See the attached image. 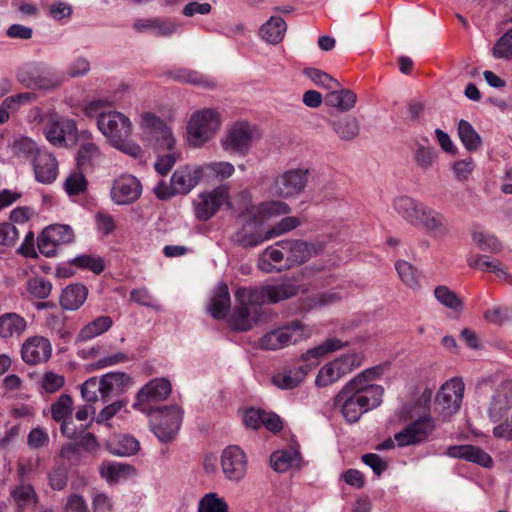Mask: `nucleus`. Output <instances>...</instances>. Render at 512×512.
Returning a JSON list of instances; mask_svg holds the SVG:
<instances>
[{
	"instance_id": "864d4df0",
	"label": "nucleus",
	"mask_w": 512,
	"mask_h": 512,
	"mask_svg": "<svg viewBox=\"0 0 512 512\" xmlns=\"http://www.w3.org/2000/svg\"><path fill=\"white\" fill-rule=\"evenodd\" d=\"M304 74L316 85L326 89H336L340 86L339 82L326 72L317 68H305Z\"/></svg>"
},
{
	"instance_id": "79ce46f5",
	"label": "nucleus",
	"mask_w": 512,
	"mask_h": 512,
	"mask_svg": "<svg viewBox=\"0 0 512 512\" xmlns=\"http://www.w3.org/2000/svg\"><path fill=\"white\" fill-rule=\"evenodd\" d=\"M458 135L468 151H476L482 143V139L473 126L466 120H460L458 123Z\"/></svg>"
},
{
	"instance_id": "ddd939ff",
	"label": "nucleus",
	"mask_w": 512,
	"mask_h": 512,
	"mask_svg": "<svg viewBox=\"0 0 512 512\" xmlns=\"http://www.w3.org/2000/svg\"><path fill=\"white\" fill-rule=\"evenodd\" d=\"M221 469L225 478L238 483L246 476L248 458L238 445H229L221 453Z\"/></svg>"
},
{
	"instance_id": "423d86ee",
	"label": "nucleus",
	"mask_w": 512,
	"mask_h": 512,
	"mask_svg": "<svg viewBox=\"0 0 512 512\" xmlns=\"http://www.w3.org/2000/svg\"><path fill=\"white\" fill-rule=\"evenodd\" d=\"M172 392V384L167 378H154L147 382L136 394L132 407L144 414L153 413Z\"/></svg>"
},
{
	"instance_id": "de8ad7c7",
	"label": "nucleus",
	"mask_w": 512,
	"mask_h": 512,
	"mask_svg": "<svg viewBox=\"0 0 512 512\" xmlns=\"http://www.w3.org/2000/svg\"><path fill=\"white\" fill-rule=\"evenodd\" d=\"M438 157L437 150L432 146L417 144L414 150V160L419 168L427 171L431 168Z\"/></svg>"
},
{
	"instance_id": "f704fd0d",
	"label": "nucleus",
	"mask_w": 512,
	"mask_h": 512,
	"mask_svg": "<svg viewBox=\"0 0 512 512\" xmlns=\"http://www.w3.org/2000/svg\"><path fill=\"white\" fill-rule=\"evenodd\" d=\"M101 156L99 148L94 143H84L77 152L76 168L86 173L90 172L100 163Z\"/></svg>"
},
{
	"instance_id": "393cba45",
	"label": "nucleus",
	"mask_w": 512,
	"mask_h": 512,
	"mask_svg": "<svg viewBox=\"0 0 512 512\" xmlns=\"http://www.w3.org/2000/svg\"><path fill=\"white\" fill-rule=\"evenodd\" d=\"M35 179L42 184L53 183L58 175V162L52 153L43 151L32 159Z\"/></svg>"
},
{
	"instance_id": "5701e85b",
	"label": "nucleus",
	"mask_w": 512,
	"mask_h": 512,
	"mask_svg": "<svg viewBox=\"0 0 512 512\" xmlns=\"http://www.w3.org/2000/svg\"><path fill=\"white\" fill-rule=\"evenodd\" d=\"M101 400L109 402L114 396L126 392L132 385L133 379L125 372H109L101 378Z\"/></svg>"
},
{
	"instance_id": "13d9d810",
	"label": "nucleus",
	"mask_w": 512,
	"mask_h": 512,
	"mask_svg": "<svg viewBox=\"0 0 512 512\" xmlns=\"http://www.w3.org/2000/svg\"><path fill=\"white\" fill-rule=\"evenodd\" d=\"M295 456L296 453L287 450L273 452L270 457L271 466L276 472H285L292 465Z\"/></svg>"
},
{
	"instance_id": "39448f33",
	"label": "nucleus",
	"mask_w": 512,
	"mask_h": 512,
	"mask_svg": "<svg viewBox=\"0 0 512 512\" xmlns=\"http://www.w3.org/2000/svg\"><path fill=\"white\" fill-rule=\"evenodd\" d=\"M204 175V168L201 166L179 167L171 177L170 187L159 184L154 192L159 199L166 200L176 194L189 193L201 180Z\"/></svg>"
},
{
	"instance_id": "e433bc0d",
	"label": "nucleus",
	"mask_w": 512,
	"mask_h": 512,
	"mask_svg": "<svg viewBox=\"0 0 512 512\" xmlns=\"http://www.w3.org/2000/svg\"><path fill=\"white\" fill-rule=\"evenodd\" d=\"M357 95L349 89H332L325 97V104L342 112L351 110L356 103Z\"/></svg>"
},
{
	"instance_id": "603ef678",
	"label": "nucleus",
	"mask_w": 512,
	"mask_h": 512,
	"mask_svg": "<svg viewBox=\"0 0 512 512\" xmlns=\"http://www.w3.org/2000/svg\"><path fill=\"white\" fill-rule=\"evenodd\" d=\"M401 281L408 287L416 289L420 286L417 270L407 261L399 260L395 264Z\"/></svg>"
},
{
	"instance_id": "4d7b16f0",
	"label": "nucleus",
	"mask_w": 512,
	"mask_h": 512,
	"mask_svg": "<svg viewBox=\"0 0 512 512\" xmlns=\"http://www.w3.org/2000/svg\"><path fill=\"white\" fill-rule=\"evenodd\" d=\"M52 289V284L49 280L42 277L31 278L27 281V290L34 297L39 299L47 298Z\"/></svg>"
},
{
	"instance_id": "f8f14e48",
	"label": "nucleus",
	"mask_w": 512,
	"mask_h": 512,
	"mask_svg": "<svg viewBox=\"0 0 512 512\" xmlns=\"http://www.w3.org/2000/svg\"><path fill=\"white\" fill-rule=\"evenodd\" d=\"M434 430V419L430 415H423L396 433L394 439L399 447L417 445L426 441Z\"/></svg>"
},
{
	"instance_id": "7ed1b4c3",
	"label": "nucleus",
	"mask_w": 512,
	"mask_h": 512,
	"mask_svg": "<svg viewBox=\"0 0 512 512\" xmlns=\"http://www.w3.org/2000/svg\"><path fill=\"white\" fill-rule=\"evenodd\" d=\"M299 287L290 282L266 286L264 288L239 287L235 292L238 303L250 306H257L264 302L277 303L297 295Z\"/></svg>"
},
{
	"instance_id": "bb28decb",
	"label": "nucleus",
	"mask_w": 512,
	"mask_h": 512,
	"mask_svg": "<svg viewBox=\"0 0 512 512\" xmlns=\"http://www.w3.org/2000/svg\"><path fill=\"white\" fill-rule=\"evenodd\" d=\"M447 455L452 458H460L473 462L485 468H489L493 465L491 456L480 447L474 445L449 446Z\"/></svg>"
},
{
	"instance_id": "58836bf2",
	"label": "nucleus",
	"mask_w": 512,
	"mask_h": 512,
	"mask_svg": "<svg viewBox=\"0 0 512 512\" xmlns=\"http://www.w3.org/2000/svg\"><path fill=\"white\" fill-rule=\"evenodd\" d=\"M166 75L176 82L189 83L203 87H214L215 83L197 71H193L187 68H178L168 71Z\"/></svg>"
},
{
	"instance_id": "ea45409f",
	"label": "nucleus",
	"mask_w": 512,
	"mask_h": 512,
	"mask_svg": "<svg viewBox=\"0 0 512 512\" xmlns=\"http://www.w3.org/2000/svg\"><path fill=\"white\" fill-rule=\"evenodd\" d=\"M255 320L251 317V310L247 305L240 304L235 308L229 318V326L238 332H246L253 326Z\"/></svg>"
},
{
	"instance_id": "1a4fd4ad",
	"label": "nucleus",
	"mask_w": 512,
	"mask_h": 512,
	"mask_svg": "<svg viewBox=\"0 0 512 512\" xmlns=\"http://www.w3.org/2000/svg\"><path fill=\"white\" fill-rule=\"evenodd\" d=\"M44 135L52 145L67 147L77 140V124L73 119L51 114L44 120Z\"/></svg>"
},
{
	"instance_id": "aec40b11",
	"label": "nucleus",
	"mask_w": 512,
	"mask_h": 512,
	"mask_svg": "<svg viewBox=\"0 0 512 512\" xmlns=\"http://www.w3.org/2000/svg\"><path fill=\"white\" fill-rule=\"evenodd\" d=\"M251 141L252 131L250 125L246 122H240L229 129L222 141V146L229 153L244 156L250 149Z\"/></svg>"
},
{
	"instance_id": "cd10ccee",
	"label": "nucleus",
	"mask_w": 512,
	"mask_h": 512,
	"mask_svg": "<svg viewBox=\"0 0 512 512\" xmlns=\"http://www.w3.org/2000/svg\"><path fill=\"white\" fill-rule=\"evenodd\" d=\"M133 26L140 33L151 32L158 37H169L175 34L180 27L174 21L157 17L136 20Z\"/></svg>"
},
{
	"instance_id": "473e14b6",
	"label": "nucleus",
	"mask_w": 512,
	"mask_h": 512,
	"mask_svg": "<svg viewBox=\"0 0 512 512\" xmlns=\"http://www.w3.org/2000/svg\"><path fill=\"white\" fill-rule=\"evenodd\" d=\"M287 30V24L280 16H272L260 27L259 34L266 42L276 45L280 43Z\"/></svg>"
},
{
	"instance_id": "20e7f679",
	"label": "nucleus",
	"mask_w": 512,
	"mask_h": 512,
	"mask_svg": "<svg viewBox=\"0 0 512 512\" xmlns=\"http://www.w3.org/2000/svg\"><path fill=\"white\" fill-rule=\"evenodd\" d=\"M150 418L151 429L164 443L171 442L178 433L183 419V410L176 404L164 405L146 414Z\"/></svg>"
},
{
	"instance_id": "49530a36",
	"label": "nucleus",
	"mask_w": 512,
	"mask_h": 512,
	"mask_svg": "<svg viewBox=\"0 0 512 512\" xmlns=\"http://www.w3.org/2000/svg\"><path fill=\"white\" fill-rule=\"evenodd\" d=\"M11 496L20 508L26 507L31 502L34 504L38 502V495L34 487L23 482L12 490Z\"/></svg>"
},
{
	"instance_id": "7c9ffc66",
	"label": "nucleus",
	"mask_w": 512,
	"mask_h": 512,
	"mask_svg": "<svg viewBox=\"0 0 512 512\" xmlns=\"http://www.w3.org/2000/svg\"><path fill=\"white\" fill-rule=\"evenodd\" d=\"M88 289L85 285L75 283L68 285L61 293L60 305L69 311L78 310L86 301Z\"/></svg>"
},
{
	"instance_id": "4be33fe9",
	"label": "nucleus",
	"mask_w": 512,
	"mask_h": 512,
	"mask_svg": "<svg viewBox=\"0 0 512 512\" xmlns=\"http://www.w3.org/2000/svg\"><path fill=\"white\" fill-rule=\"evenodd\" d=\"M51 353V343L43 336L28 338L21 348V357L28 365H37L48 361L51 357Z\"/></svg>"
},
{
	"instance_id": "b1692460",
	"label": "nucleus",
	"mask_w": 512,
	"mask_h": 512,
	"mask_svg": "<svg viewBox=\"0 0 512 512\" xmlns=\"http://www.w3.org/2000/svg\"><path fill=\"white\" fill-rule=\"evenodd\" d=\"M275 246L282 248L286 252L285 268L301 265L311 257V246L302 240L286 239L275 243Z\"/></svg>"
},
{
	"instance_id": "6e6d98bb",
	"label": "nucleus",
	"mask_w": 512,
	"mask_h": 512,
	"mask_svg": "<svg viewBox=\"0 0 512 512\" xmlns=\"http://www.w3.org/2000/svg\"><path fill=\"white\" fill-rule=\"evenodd\" d=\"M117 448H112L111 452L118 456H130L136 454L140 449L139 441L130 435L119 437Z\"/></svg>"
},
{
	"instance_id": "c85d7f7f",
	"label": "nucleus",
	"mask_w": 512,
	"mask_h": 512,
	"mask_svg": "<svg viewBox=\"0 0 512 512\" xmlns=\"http://www.w3.org/2000/svg\"><path fill=\"white\" fill-rule=\"evenodd\" d=\"M425 204L410 196H399L393 201V208L399 216L413 226H418V219Z\"/></svg>"
},
{
	"instance_id": "c03bdc74",
	"label": "nucleus",
	"mask_w": 512,
	"mask_h": 512,
	"mask_svg": "<svg viewBox=\"0 0 512 512\" xmlns=\"http://www.w3.org/2000/svg\"><path fill=\"white\" fill-rule=\"evenodd\" d=\"M85 173L76 168L68 175L64 182V189L69 196H78L87 190L88 181Z\"/></svg>"
},
{
	"instance_id": "0e129e2a",
	"label": "nucleus",
	"mask_w": 512,
	"mask_h": 512,
	"mask_svg": "<svg viewBox=\"0 0 512 512\" xmlns=\"http://www.w3.org/2000/svg\"><path fill=\"white\" fill-rule=\"evenodd\" d=\"M204 168V174H215L221 180L231 177L235 171L234 166L229 162H214L201 166Z\"/></svg>"
},
{
	"instance_id": "c756f323",
	"label": "nucleus",
	"mask_w": 512,
	"mask_h": 512,
	"mask_svg": "<svg viewBox=\"0 0 512 512\" xmlns=\"http://www.w3.org/2000/svg\"><path fill=\"white\" fill-rule=\"evenodd\" d=\"M328 124L339 139L343 141H352L360 134V122L352 115L331 118Z\"/></svg>"
},
{
	"instance_id": "3c124183",
	"label": "nucleus",
	"mask_w": 512,
	"mask_h": 512,
	"mask_svg": "<svg viewBox=\"0 0 512 512\" xmlns=\"http://www.w3.org/2000/svg\"><path fill=\"white\" fill-rule=\"evenodd\" d=\"M198 512H229L227 502L216 493L205 494L198 505Z\"/></svg>"
},
{
	"instance_id": "9d476101",
	"label": "nucleus",
	"mask_w": 512,
	"mask_h": 512,
	"mask_svg": "<svg viewBox=\"0 0 512 512\" xmlns=\"http://www.w3.org/2000/svg\"><path fill=\"white\" fill-rule=\"evenodd\" d=\"M97 127L112 145L121 143L123 139H129L132 132L130 119L117 111L100 113Z\"/></svg>"
},
{
	"instance_id": "09e8293b",
	"label": "nucleus",
	"mask_w": 512,
	"mask_h": 512,
	"mask_svg": "<svg viewBox=\"0 0 512 512\" xmlns=\"http://www.w3.org/2000/svg\"><path fill=\"white\" fill-rule=\"evenodd\" d=\"M73 400L70 395L62 394L51 405V416L56 422H62L72 415Z\"/></svg>"
},
{
	"instance_id": "dca6fc26",
	"label": "nucleus",
	"mask_w": 512,
	"mask_h": 512,
	"mask_svg": "<svg viewBox=\"0 0 512 512\" xmlns=\"http://www.w3.org/2000/svg\"><path fill=\"white\" fill-rule=\"evenodd\" d=\"M233 240L237 245L247 249L270 240V237L268 230L264 231L262 219L255 214H248L241 228L235 232Z\"/></svg>"
},
{
	"instance_id": "e2e57ef3",
	"label": "nucleus",
	"mask_w": 512,
	"mask_h": 512,
	"mask_svg": "<svg viewBox=\"0 0 512 512\" xmlns=\"http://www.w3.org/2000/svg\"><path fill=\"white\" fill-rule=\"evenodd\" d=\"M495 58H508L512 56V29L506 31L493 47Z\"/></svg>"
},
{
	"instance_id": "f3484780",
	"label": "nucleus",
	"mask_w": 512,
	"mask_h": 512,
	"mask_svg": "<svg viewBox=\"0 0 512 512\" xmlns=\"http://www.w3.org/2000/svg\"><path fill=\"white\" fill-rule=\"evenodd\" d=\"M229 198V188L219 186L211 192L202 193L195 205V215L201 221L211 219Z\"/></svg>"
},
{
	"instance_id": "4c0bfd02",
	"label": "nucleus",
	"mask_w": 512,
	"mask_h": 512,
	"mask_svg": "<svg viewBox=\"0 0 512 512\" xmlns=\"http://www.w3.org/2000/svg\"><path fill=\"white\" fill-rule=\"evenodd\" d=\"M343 298V294L336 289H331L324 292H319L307 296L303 301L302 308L306 310L319 309L326 306L333 305Z\"/></svg>"
},
{
	"instance_id": "a19ab883",
	"label": "nucleus",
	"mask_w": 512,
	"mask_h": 512,
	"mask_svg": "<svg viewBox=\"0 0 512 512\" xmlns=\"http://www.w3.org/2000/svg\"><path fill=\"white\" fill-rule=\"evenodd\" d=\"M345 375L342 367L339 362L335 359L325 366H323L315 380V384L318 387H327L328 385L333 384L338 381L341 377Z\"/></svg>"
},
{
	"instance_id": "69168bd1",
	"label": "nucleus",
	"mask_w": 512,
	"mask_h": 512,
	"mask_svg": "<svg viewBox=\"0 0 512 512\" xmlns=\"http://www.w3.org/2000/svg\"><path fill=\"white\" fill-rule=\"evenodd\" d=\"M336 360L339 362L346 375L362 365L364 355L362 352H351L340 356Z\"/></svg>"
},
{
	"instance_id": "a18cd8bd",
	"label": "nucleus",
	"mask_w": 512,
	"mask_h": 512,
	"mask_svg": "<svg viewBox=\"0 0 512 512\" xmlns=\"http://www.w3.org/2000/svg\"><path fill=\"white\" fill-rule=\"evenodd\" d=\"M70 264L80 269L90 270L95 274H100L105 269L104 259L91 254L78 255L70 261Z\"/></svg>"
},
{
	"instance_id": "680f3d73",
	"label": "nucleus",
	"mask_w": 512,
	"mask_h": 512,
	"mask_svg": "<svg viewBox=\"0 0 512 512\" xmlns=\"http://www.w3.org/2000/svg\"><path fill=\"white\" fill-rule=\"evenodd\" d=\"M300 225V220L294 216H287L282 218L271 229L268 230V237L270 239L290 232Z\"/></svg>"
},
{
	"instance_id": "f257e3e1",
	"label": "nucleus",
	"mask_w": 512,
	"mask_h": 512,
	"mask_svg": "<svg viewBox=\"0 0 512 512\" xmlns=\"http://www.w3.org/2000/svg\"><path fill=\"white\" fill-rule=\"evenodd\" d=\"M384 373V366L367 368L351 379L335 396L334 406L348 423L357 422L361 416L381 405L384 388L373 382Z\"/></svg>"
},
{
	"instance_id": "2eb2a0df",
	"label": "nucleus",
	"mask_w": 512,
	"mask_h": 512,
	"mask_svg": "<svg viewBox=\"0 0 512 512\" xmlns=\"http://www.w3.org/2000/svg\"><path fill=\"white\" fill-rule=\"evenodd\" d=\"M308 169H291L277 176L271 186L273 194L289 198L300 194L308 181Z\"/></svg>"
},
{
	"instance_id": "5fc2aeb1",
	"label": "nucleus",
	"mask_w": 512,
	"mask_h": 512,
	"mask_svg": "<svg viewBox=\"0 0 512 512\" xmlns=\"http://www.w3.org/2000/svg\"><path fill=\"white\" fill-rule=\"evenodd\" d=\"M511 406L510 398L507 396V394H503L500 392H497L492 397L490 407L488 410L489 416L494 421L499 420L503 413L506 412Z\"/></svg>"
},
{
	"instance_id": "4468645a",
	"label": "nucleus",
	"mask_w": 512,
	"mask_h": 512,
	"mask_svg": "<svg viewBox=\"0 0 512 512\" xmlns=\"http://www.w3.org/2000/svg\"><path fill=\"white\" fill-rule=\"evenodd\" d=\"M18 80L29 89L49 91L59 85L52 68L44 63L30 65L25 72L18 74Z\"/></svg>"
},
{
	"instance_id": "a211bd4d",
	"label": "nucleus",
	"mask_w": 512,
	"mask_h": 512,
	"mask_svg": "<svg viewBox=\"0 0 512 512\" xmlns=\"http://www.w3.org/2000/svg\"><path fill=\"white\" fill-rule=\"evenodd\" d=\"M142 193L140 181L132 175H123L113 181L110 196L117 205H128L137 201Z\"/></svg>"
},
{
	"instance_id": "37998d69",
	"label": "nucleus",
	"mask_w": 512,
	"mask_h": 512,
	"mask_svg": "<svg viewBox=\"0 0 512 512\" xmlns=\"http://www.w3.org/2000/svg\"><path fill=\"white\" fill-rule=\"evenodd\" d=\"M434 296L443 306L461 312L463 309L462 299L445 285H439L434 289Z\"/></svg>"
},
{
	"instance_id": "6e6552de",
	"label": "nucleus",
	"mask_w": 512,
	"mask_h": 512,
	"mask_svg": "<svg viewBox=\"0 0 512 512\" xmlns=\"http://www.w3.org/2000/svg\"><path fill=\"white\" fill-rule=\"evenodd\" d=\"M219 125V114L215 110L204 108L195 112L187 126L189 143L195 147L203 145L214 135Z\"/></svg>"
},
{
	"instance_id": "0eeeda50",
	"label": "nucleus",
	"mask_w": 512,
	"mask_h": 512,
	"mask_svg": "<svg viewBox=\"0 0 512 512\" xmlns=\"http://www.w3.org/2000/svg\"><path fill=\"white\" fill-rule=\"evenodd\" d=\"M309 335L310 330L302 322L294 320L263 335L259 344L264 350H278L296 344Z\"/></svg>"
},
{
	"instance_id": "412c9836",
	"label": "nucleus",
	"mask_w": 512,
	"mask_h": 512,
	"mask_svg": "<svg viewBox=\"0 0 512 512\" xmlns=\"http://www.w3.org/2000/svg\"><path fill=\"white\" fill-rule=\"evenodd\" d=\"M141 126L158 142L160 147L167 150L174 148L175 139L171 130L160 117L154 113L145 112L141 115Z\"/></svg>"
},
{
	"instance_id": "774afa93",
	"label": "nucleus",
	"mask_w": 512,
	"mask_h": 512,
	"mask_svg": "<svg viewBox=\"0 0 512 512\" xmlns=\"http://www.w3.org/2000/svg\"><path fill=\"white\" fill-rule=\"evenodd\" d=\"M48 433L41 427L33 428L27 436V444L31 449H40L49 444Z\"/></svg>"
},
{
	"instance_id": "c9c22d12",
	"label": "nucleus",
	"mask_w": 512,
	"mask_h": 512,
	"mask_svg": "<svg viewBox=\"0 0 512 512\" xmlns=\"http://www.w3.org/2000/svg\"><path fill=\"white\" fill-rule=\"evenodd\" d=\"M113 325V320L110 316H99L95 320L85 325L78 333L76 341L86 342L103 333L107 332Z\"/></svg>"
},
{
	"instance_id": "bf43d9fd",
	"label": "nucleus",
	"mask_w": 512,
	"mask_h": 512,
	"mask_svg": "<svg viewBox=\"0 0 512 512\" xmlns=\"http://www.w3.org/2000/svg\"><path fill=\"white\" fill-rule=\"evenodd\" d=\"M468 265L471 268L478 269L483 272H495L498 264H500V260L490 259L489 256L486 255H472L467 259Z\"/></svg>"
},
{
	"instance_id": "052dcab7",
	"label": "nucleus",
	"mask_w": 512,
	"mask_h": 512,
	"mask_svg": "<svg viewBox=\"0 0 512 512\" xmlns=\"http://www.w3.org/2000/svg\"><path fill=\"white\" fill-rule=\"evenodd\" d=\"M81 395L87 402H96L101 398V379L91 377L86 380L81 386Z\"/></svg>"
},
{
	"instance_id": "a878e982",
	"label": "nucleus",
	"mask_w": 512,
	"mask_h": 512,
	"mask_svg": "<svg viewBox=\"0 0 512 512\" xmlns=\"http://www.w3.org/2000/svg\"><path fill=\"white\" fill-rule=\"evenodd\" d=\"M418 226L423 227L435 236L444 237L449 234L450 226L444 214L425 205L418 219Z\"/></svg>"
},
{
	"instance_id": "9b49d317",
	"label": "nucleus",
	"mask_w": 512,
	"mask_h": 512,
	"mask_svg": "<svg viewBox=\"0 0 512 512\" xmlns=\"http://www.w3.org/2000/svg\"><path fill=\"white\" fill-rule=\"evenodd\" d=\"M74 241L73 229L66 224H54L46 227L37 239V247L41 254L54 256L60 245Z\"/></svg>"
},
{
	"instance_id": "72a5a7b5",
	"label": "nucleus",
	"mask_w": 512,
	"mask_h": 512,
	"mask_svg": "<svg viewBox=\"0 0 512 512\" xmlns=\"http://www.w3.org/2000/svg\"><path fill=\"white\" fill-rule=\"evenodd\" d=\"M27 327L26 320L17 313L8 312L0 316V338L20 336Z\"/></svg>"
},
{
	"instance_id": "8fccbe9b",
	"label": "nucleus",
	"mask_w": 512,
	"mask_h": 512,
	"mask_svg": "<svg viewBox=\"0 0 512 512\" xmlns=\"http://www.w3.org/2000/svg\"><path fill=\"white\" fill-rule=\"evenodd\" d=\"M472 239L477 247L482 251L499 253L502 250V245L495 235L484 231H474Z\"/></svg>"
},
{
	"instance_id": "2f4dec72",
	"label": "nucleus",
	"mask_w": 512,
	"mask_h": 512,
	"mask_svg": "<svg viewBox=\"0 0 512 512\" xmlns=\"http://www.w3.org/2000/svg\"><path fill=\"white\" fill-rule=\"evenodd\" d=\"M231 307L230 293L227 284L220 283L214 291L209 305V312L214 319H224Z\"/></svg>"
},
{
	"instance_id": "338daca9",
	"label": "nucleus",
	"mask_w": 512,
	"mask_h": 512,
	"mask_svg": "<svg viewBox=\"0 0 512 512\" xmlns=\"http://www.w3.org/2000/svg\"><path fill=\"white\" fill-rule=\"evenodd\" d=\"M265 417V410L260 408H248L243 415L245 425L253 430H258L263 427Z\"/></svg>"
},
{
	"instance_id": "f03ea898",
	"label": "nucleus",
	"mask_w": 512,
	"mask_h": 512,
	"mask_svg": "<svg viewBox=\"0 0 512 512\" xmlns=\"http://www.w3.org/2000/svg\"><path fill=\"white\" fill-rule=\"evenodd\" d=\"M348 345V342L332 337L326 339L318 346L307 350L301 355L300 360L303 364L292 369H286L272 377V383L280 389H293L304 380L305 376L316 367L321 358L338 351Z\"/></svg>"
},
{
	"instance_id": "6ab92c4d",
	"label": "nucleus",
	"mask_w": 512,
	"mask_h": 512,
	"mask_svg": "<svg viewBox=\"0 0 512 512\" xmlns=\"http://www.w3.org/2000/svg\"><path fill=\"white\" fill-rule=\"evenodd\" d=\"M464 394V383L453 378L441 386L436 394L435 402L446 414L458 411Z\"/></svg>"
}]
</instances>
